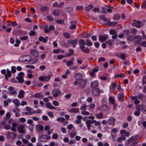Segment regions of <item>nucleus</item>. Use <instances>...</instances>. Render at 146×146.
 I'll use <instances>...</instances> for the list:
<instances>
[{
    "label": "nucleus",
    "mask_w": 146,
    "mask_h": 146,
    "mask_svg": "<svg viewBox=\"0 0 146 146\" xmlns=\"http://www.w3.org/2000/svg\"><path fill=\"white\" fill-rule=\"evenodd\" d=\"M87 107V106L85 104L81 107L80 109L82 110H86Z\"/></svg>",
    "instance_id": "nucleus-49"
},
{
    "label": "nucleus",
    "mask_w": 146,
    "mask_h": 146,
    "mask_svg": "<svg viewBox=\"0 0 146 146\" xmlns=\"http://www.w3.org/2000/svg\"><path fill=\"white\" fill-rule=\"evenodd\" d=\"M61 44L62 46H68V43H65L64 41H62L61 42Z\"/></svg>",
    "instance_id": "nucleus-48"
},
{
    "label": "nucleus",
    "mask_w": 146,
    "mask_h": 146,
    "mask_svg": "<svg viewBox=\"0 0 146 146\" xmlns=\"http://www.w3.org/2000/svg\"><path fill=\"white\" fill-rule=\"evenodd\" d=\"M24 127L23 125H19L17 127V129L19 133H24L25 132L24 130Z\"/></svg>",
    "instance_id": "nucleus-12"
},
{
    "label": "nucleus",
    "mask_w": 146,
    "mask_h": 146,
    "mask_svg": "<svg viewBox=\"0 0 146 146\" xmlns=\"http://www.w3.org/2000/svg\"><path fill=\"white\" fill-rule=\"evenodd\" d=\"M11 127L10 125H6L4 126V128L6 129L9 130L10 129Z\"/></svg>",
    "instance_id": "nucleus-62"
},
{
    "label": "nucleus",
    "mask_w": 146,
    "mask_h": 146,
    "mask_svg": "<svg viewBox=\"0 0 146 146\" xmlns=\"http://www.w3.org/2000/svg\"><path fill=\"white\" fill-rule=\"evenodd\" d=\"M133 21L136 22L137 23L136 24L135 23H133L132 24V26H135L137 28H140L142 26V25L141 24V22L140 21H137L136 20H133Z\"/></svg>",
    "instance_id": "nucleus-8"
},
{
    "label": "nucleus",
    "mask_w": 146,
    "mask_h": 146,
    "mask_svg": "<svg viewBox=\"0 0 146 146\" xmlns=\"http://www.w3.org/2000/svg\"><path fill=\"white\" fill-rule=\"evenodd\" d=\"M68 42L73 44L72 47L74 48L76 46L77 40L75 39V40H73L71 39H69L68 40Z\"/></svg>",
    "instance_id": "nucleus-14"
},
{
    "label": "nucleus",
    "mask_w": 146,
    "mask_h": 146,
    "mask_svg": "<svg viewBox=\"0 0 146 146\" xmlns=\"http://www.w3.org/2000/svg\"><path fill=\"white\" fill-rule=\"evenodd\" d=\"M25 94V92L23 90L20 91L19 94L18 95V97L19 98H22L24 97Z\"/></svg>",
    "instance_id": "nucleus-21"
},
{
    "label": "nucleus",
    "mask_w": 146,
    "mask_h": 146,
    "mask_svg": "<svg viewBox=\"0 0 146 146\" xmlns=\"http://www.w3.org/2000/svg\"><path fill=\"white\" fill-rule=\"evenodd\" d=\"M143 105H141L140 104L136 105V109L137 110L140 111L141 110H143Z\"/></svg>",
    "instance_id": "nucleus-27"
},
{
    "label": "nucleus",
    "mask_w": 146,
    "mask_h": 146,
    "mask_svg": "<svg viewBox=\"0 0 146 146\" xmlns=\"http://www.w3.org/2000/svg\"><path fill=\"white\" fill-rule=\"evenodd\" d=\"M94 7V6L91 5H89L88 6L86 7V11H89L92 8Z\"/></svg>",
    "instance_id": "nucleus-36"
},
{
    "label": "nucleus",
    "mask_w": 146,
    "mask_h": 146,
    "mask_svg": "<svg viewBox=\"0 0 146 146\" xmlns=\"http://www.w3.org/2000/svg\"><path fill=\"white\" fill-rule=\"evenodd\" d=\"M28 38V37L27 36H25L21 37L20 38V39L21 40H23L27 39Z\"/></svg>",
    "instance_id": "nucleus-58"
},
{
    "label": "nucleus",
    "mask_w": 146,
    "mask_h": 146,
    "mask_svg": "<svg viewBox=\"0 0 146 146\" xmlns=\"http://www.w3.org/2000/svg\"><path fill=\"white\" fill-rule=\"evenodd\" d=\"M73 127V125L72 124H70L68 125L67 129H72Z\"/></svg>",
    "instance_id": "nucleus-60"
},
{
    "label": "nucleus",
    "mask_w": 146,
    "mask_h": 146,
    "mask_svg": "<svg viewBox=\"0 0 146 146\" xmlns=\"http://www.w3.org/2000/svg\"><path fill=\"white\" fill-rule=\"evenodd\" d=\"M109 102L113 104H114L115 102V100L112 97H110L109 99Z\"/></svg>",
    "instance_id": "nucleus-40"
},
{
    "label": "nucleus",
    "mask_w": 146,
    "mask_h": 146,
    "mask_svg": "<svg viewBox=\"0 0 146 146\" xmlns=\"http://www.w3.org/2000/svg\"><path fill=\"white\" fill-rule=\"evenodd\" d=\"M81 114L84 115H89L90 113L88 111H82Z\"/></svg>",
    "instance_id": "nucleus-55"
},
{
    "label": "nucleus",
    "mask_w": 146,
    "mask_h": 146,
    "mask_svg": "<svg viewBox=\"0 0 146 146\" xmlns=\"http://www.w3.org/2000/svg\"><path fill=\"white\" fill-rule=\"evenodd\" d=\"M141 7L142 8H146V1L144 2L141 5Z\"/></svg>",
    "instance_id": "nucleus-61"
},
{
    "label": "nucleus",
    "mask_w": 146,
    "mask_h": 146,
    "mask_svg": "<svg viewBox=\"0 0 146 146\" xmlns=\"http://www.w3.org/2000/svg\"><path fill=\"white\" fill-rule=\"evenodd\" d=\"M117 23V22H111L110 20H109L108 22L104 24V25L109 27H114L115 26Z\"/></svg>",
    "instance_id": "nucleus-5"
},
{
    "label": "nucleus",
    "mask_w": 146,
    "mask_h": 146,
    "mask_svg": "<svg viewBox=\"0 0 146 146\" xmlns=\"http://www.w3.org/2000/svg\"><path fill=\"white\" fill-rule=\"evenodd\" d=\"M134 39H139V40H140L142 39L141 35H136L134 36Z\"/></svg>",
    "instance_id": "nucleus-44"
},
{
    "label": "nucleus",
    "mask_w": 146,
    "mask_h": 146,
    "mask_svg": "<svg viewBox=\"0 0 146 146\" xmlns=\"http://www.w3.org/2000/svg\"><path fill=\"white\" fill-rule=\"evenodd\" d=\"M86 84V81L84 80H82L79 82V86L82 88H84Z\"/></svg>",
    "instance_id": "nucleus-9"
},
{
    "label": "nucleus",
    "mask_w": 146,
    "mask_h": 146,
    "mask_svg": "<svg viewBox=\"0 0 146 146\" xmlns=\"http://www.w3.org/2000/svg\"><path fill=\"white\" fill-rule=\"evenodd\" d=\"M29 35L31 36H35V35H36L35 32L33 31H31V32H29Z\"/></svg>",
    "instance_id": "nucleus-45"
},
{
    "label": "nucleus",
    "mask_w": 146,
    "mask_h": 146,
    "mask_svg": "<svg viewBox=\"0 0 146 146\" xmlns=\"http://www.w3.org/2000/svg\"><path fill=\"white\" fill-rule=\"evenodd\" d=\"M131 30L130 29H126L123 31V33L125 35H128L130 34Z\"/></svg>",
    "instance_id": "nucleus-30"
},
{
    "label": "nucleus",
    "mask_w": 146,
    "mask_h": 146,
    "mask_svg": "<svg viewBox=\"0 0 146 146\" xmlns=\"http://www.w3.org/2000/svg\"><path fill=\"white\" fill-rule=\"evenodd\" d=\"M140 45H142V46H145L146 47V41L143 42L141 43Z\"/></svg>",
    "instance_id": "nucleus-64"
},
{
    "label": "nucleus",
    "mask_w": 146,
    "mask_h": 146,
    "mask_svg": "<svg viewBox=\"0 0 146 146\" xmlns=\"http://www.w3.org/2000/svg\"><path fill=\"white\" fill-rule=\"evenodd\" d=\"M11 70L12 73L13 74L15 73L16 71V70L15 69V67L14 66H12L11 67Z\"/></svg>",
    "instance_id": "nucleus-51"
},
{
    "label": "nucleus",
    "mask_w": 146,
    "mask_h": 146,
    "mask_svg": "<svg viewBox=\"0 0 146 146\" xmlns=\"http://www.w3.org/2000/svg\"><path fill=\"white\" fill-rule=\"evenodd\" d=\"M79 43L81 44L84 45H85V41L84 39H80L79 41Z\"/></svg>",
    "instance_id": "nucleus-46"
},
{
    "label": "nucleus",
    "mask_w": 146,
    "mask_h": 146,
    "mask_svg": "<svg viewBox=\"0 0 146 146\" xmlns=\"http://www.w3.org/2000/svg\"><path fill=\"white\" fill-rule=\"evenodd\" d=\"M115 119L112 117H110L108 120L109 124L110 125H113L114 124Z\"/></svg>",
    "instance_id": "nucleus-22"
},
{
    "label": "nucleus",
    "mask_w": 146,
    "mask_h": 146,
    "mask_svg": "<svg viewBox=\"0 0 146 146\" xmlns=\"http://www.w3.org/2000/svg\"><path fill=\"white\" fill-rule=\"evenodd\" d=\"M31 54L33 56L37 57L39 55V53L38 51L36 49H33L31 51Z\"/></svg>",
    "instance_id": "nucleus-16"
},
{
    "label": "nucleus",
    "mask_w": 146,
    "mask_h": 146,
    "mask_svg": "<svg viewBox=\"0 0 146 146\" xmlns=\"http://www.w3.org/2000/svg\"><path fill=\"white\" fill-rule=\"evenodd\" d=\"M64 37L67 38H69L70 37V35L68 33H65L64 34Z\"/></svg>",
    "instance_id": "nucleus-57"
},
{
    "label": "nucleus",
    "mask_w": 146,
    "mask_h": 146,
    "mask_svg": "<svg viewBox=\"0 0 146 146\" xmlns=\"http://www.w3.org/2000/svg\"><path fill=\"white\" fill-rule=\"evenodd\" d=\"M16 78L18 81L20 83H23L24 82V80L23 79V77H16Z\"/></svg>",
    "instance_id": "nucleus-32"
},
{
    "label": "nucleus",
    "mask_w": 146,
    "mask_h": 146,
    "mask_svg": "<svg viewBox=\"0 0 146 146\" xmlns=\"http://www.w3.org/2000/svg\"><path fill=\"white\" fill-rule=\"evenodd\" d=\"M51 137L50 136L45 135H41L38 138V140L39 141L43 142L44 139H50Z\"/></svg>",
    "instance_id": "nucleus-2"
},
{
    "label": "nucleus",
    "mask_w": 146,
    "mask_h": 146,
    "mask_svg": "<svg viewBox=\"0 0 146 146\" xmlns=\"http://www.w3.org/2000/svg\"><path fill=\"white\" fill-rule=\"evenodd\" d=\"M50 75H48L47 76H40L39 78V80L43 81H48L51 78Z\"/></svg>",
    "instance_id": "nucleus-4"
},
{
    "label": "nucleus",
    "mask_w": 146,
    "mask_h": 146,
    "mask_svg": "<svg viewBox=\"0 0 146 146\" xmlns=\"http://www.w3.org/2000/svg\"><path fill=\"white\" fill-rule=\"evenodd\" d=\"M116 55L121 58L124 60H125V54L121 53V52L117 53L116 54Z\"/></svg>",
    "instance_id": "nucleus-19"
},
{
    "label": "nucleus",
    "mask_w": 146,
    "mask_h": 146,
    "mask_svg": "<svg viewBox=\"0 0 146 146\" xmlns=\"http://www.w3.org/2000/svg\"><path fill=\"white\" fill-rule=\"evenodd\" d=\"M11 72H7V74H5V77L7 80H8V78L11 77Z\"/></svg>",
    "instance_id": "nucleus-37"
},
{
    "label": "nucleus",
    "mask_w": 146,
    "mask_h": 146,
    "mask_svg": "<svg viewBox=\"0 0 146 146\" xmlns=\"http://www.w3.org/2000/svg\"><path fill=\"white\" fill-rule=\"evenodd\" d=\"M120 16L118 14L114 15L113 17V20H118L120 18Z\"/></svg>",
    "instance_id": "nucleus-31"
},
{
    "label": "nucleus",
    "mask_w": 146,
    "mask_h": 146,
    "mask_svg": "<svg viewBox=\"0 0 146 146\" xmlns=\"http://www.w3.org/2000/svg\"><path fill=\"white\" fill-rule=\"evenodd\" d=\"M51 104L50 103H46L45 104L46 106V107L50 109L51 108V106H52Z\"/></svg>",
    "instance_id": "nucleus-54"
},
{
    "label": "nucleus",
    "mask_w": 146,
    "mask_h": 146,
    "mask_svg": "<svg viewBox=\"0 0 146 146\" xmlns=\"http://www.w3.org/2000/svg\"><path fill=\"white\" fill-rule=\"evenodd\" d=\"M98 82L97 80L92 82L91 83V84H90V86H91V87L92 88H95L98 87Z\"/></svg>",
    "instance_id": "nucleus-15"
},
{
    "label": "nucleus",
    "mask_w": 146,
    "mask_h": 146,
    "mask_svg": "<svg viewBox=\"0 0 146 146\" xmlns=\"http://www.w3.org/2000/svg\"><path fill=\"white\" fill-rule=\"evenodd\" d=\"M99 18L100 20L104 21V22H108L109 19L107 18L104 15H102L100 16Z\"/></svg>",
    "instance_id": "nucleus-24"
},
{
    "label": "nucleus",
    "mask_w": 146,
    "mask_h": 146,
    "mask_svg": "<svg viewBox=\"0 0 146 146\" xmlns=\"http://www.w3.org/2000/svg\"><path fill=\"white\" fill-rule=\"evenodd\" d=\"M48 38L46 37L45 38L42 36H40L39 38V40L41 42H43L44 43H46L47 41Z\"/></svg>",
    "instance_id": "nucleus-18"
},
{
    "label": "nucleus",
    "mask_w": 146,
    "mask_h": 146,
    "mask_svg": "<svg viewBox=\"0 0 146 146\" xmlns=\"http://www.w3.org/2000/svg\"><path fill=\"white\" fill-rule=\"evenodd\" d=\"M131 30V32H132V33L134 35H136L137 33V30L134 28H132Z\"/></svg>",
    "instance_id": "nucleus-43"
},
{
    "label": "nucleus",
    "mask_w": 146,
    "mask_h": 146,
    "mask_svg": "<svg viewBox=\"0 0 146 146\" xmlns=\"http://www.w3.org/2000/svg\"><path fill=\"white\" fill-rule=\"evenodd\" d=\"M108 38V35H102L99 36V39L101 42H103Z\"/></svg>",
    "instance_id": "nucleus-7"
},
{
    "label": "nucleus",
    "mask_w": 146,
    "mask_h": 146,
    "mask_svg": "<svg viewBox=\"0 0 146 146\" xmlns=\"http://www.w3.org/2000/svg\"><path fill=\"white\" fill-rule=\"evenodd\" d=\"M92 93L94 96H98L100 93V90L99 88H96L92 90Z\"/></svg>",
    "instance_id": "nucleus-10"
},
{
    "label": "nucleus",
    "mask_w": 146,
    "mask_h": 146,
    "mask_svg": "<svg viewBox=\"0 0 146 146\" xmlns=\"http://www.w3.org/2000/svg\"><path fill=\"white\" fill-rule=\"evenodd\" d=\"M95 122H96V120H88L86 121V125H87L88 129V130H90V128L92 126L91 124L94 123Z\"/></svg>",
    "instance_id": "nucleus-3"
},
{
    "label": "nucleus",
    "mask_w": 146,
    "mask_h": 146,
    "mask_svg": "<svg viewBox=\"0 0 146 146\" xmlns=\"http://www.w3.org/2000/svg\"><path fill=\"white\" fill-rule=\"evenodd\" d=\"M24 74L23 72H21L19 73L18 76L16 77H23Z\"/></svg>",
    "instance_id": "nucleus-52"
},
{
    "label": "nucleus",
    "mask_w": 146,
    "mask_h": 146,
    "mask_svg": "<svg viewBox=\"0 0 146 146\" xmlns=\"http://www.w3.org/2000/svg\"><path fill=\"white\" fill-rule=\"evenodd\" d=\"M32 57L30 56L26 55L21 56L20 58V60L21 62H29L31 61Z\"/></svg>",
    "instance_id": "nucleus-1"
},
{
    "label": "nucleus",
    "mask_w": 146,
    "mask_h": 146,
    "mask_svg": "<svg viewBox=\"0 0 146 146\" xmlns=\"http://www.w3.org/2000/svg\"><path fill=\"white\" fill-rule=\"evenodd\" d=\"M56 22L58 24H64V22L61 20H56Z\"/></svg>",
    "instance_id": "nucleus-56"
},
{
    "label": "nucleus",
    "mask_w": 146,
    "mask_h": 146,
    "mask_svg": "<svg viewBox=\"0 0 146 146\" xmlns=\"http://www.w3.org/2000/svg\"><path fill=\"white\" fill-rule=\"evenodd\" d=\"M136 139V137L135 136H132L130 138L127 140V143H130Z\"/></svg>",
    "instance_id": "nucleus-28"
},
{
    "label": "nucleus",
    "mask_w": 146,
    "mask_h": 146,
    "mask_svg": "<svg viewBox=\"0 0 146 146\" xmlns=\"http://www.w3.org/2000/svg\"><path fill=\"white\" fill-rule=\"evenodd\" d=\"M53 96L55 97H56L60 94V91L58 90L54 89L52 91Z\"/></svg>",
    "instance_id": "nucleus-11"
},
{
    "label": "nucleus",
    "mask_w": 146,
    "mask_h": 146,
    "mask_svg": "<svg viewBox=\"0 0 146 146\" xmlns=\"http://www.w3.org/2000/svg\"><path fill=\"white\" fill-rule=\"evenodd\" d=\"M75 79L76 80H80L82 79V76L81 74L80 73H77L74 76Z\"/></svg>",
    "instance_id": "nucleus-13"
},
{
    "label": "nucleus",
    "mask_w": 146,
    "mask_h": 146,
    "mask_svg": "<svg viewBox=\"0 0 146 146\" xmlns=\"http://www.w3.org/2000/svg\"><path fill=\"white\" fill-rule=\"evenodd\" d=\"M7 135L11 139H14L16 137V135L15 133L11 132H7Z\"/></svg>",
    "instance_id": "nucleus-17"
},
{
    "label": "nucleus",
    "mask_w": 146,
    "mask_h": 146,
    "mask_svg": "<svg viewBox=\"0 0 146 146\" xmlns=\"http://www.w3.org/2000/svg\"><path fill=\"white\" fill-rule=\"evenodd\" d=\"M125 76V75L123 73H121L119 74L115 75L114 77L117 78L118 77H123Z\"/></svg>",
    "instance_id": "nucleus-35"
},
{
    "label": "nucleus",
    "mask_w": 146,
    "mask_h": 146,
    "mask_svg": "<svg viewBox=\"0 0 146 146\" xmlns=\"http://www.w3.org/2000/svg\"><path fill=\"white\" fill-rule=\"evenodd\" d=\"M85 44L88 46H91L92 45V43L89 39H86L85 40Z\"/></svg>",
    "instance_id": "nucleus-26"
},
{
    "label": "nucleus",
    "mask_w": 146,
    "mask_h": 146,
    "mask_svg": "<svg viewBox=\"0 0 146 146\" xmlns=\"http://www.w3.org/2000/svg\"><path fill=\"white\" fill-rule=\"evenodd\" d=\"M65 9L66 10V11L68 13H70L73 11V8L71 7H66Z\"/></svg>",
    "instance_id": "nucleus-33"
},
{
    "label": "nucleus",
    "mask_w": 146,
    "mask_h": 146,
    "mask_svg": "<svg viewBox=\"0 0 146 146\" xmlns=\"http://www.w3.org/2000/svg\"><path fill=\"white\" fill-rule=\"evenodd\" d=\"M58 137V135L57 134H54L52 136V138L54 139H56Z\"/></svg>",
    "instance_id": "nucleus-59"
},
{
    "label": "nucleus",
    "mask_w": 146,
    "mask_h": 146,
    "mask_svg": "<svg viewBox=\"0 0 146 146\" xmlns=\"http://www.w3.org/2000/svg\"><path fill=\"white\" fill-rule=\"evenodd\" d=\"M48 9V7L46 6L41 7L40 8V10L42 11L47 10Z\"/></svg>",
    "instance_id": "nucleus-39"
},
{
    "label": "nucleus",
    "mask_w": 146,
    "mask_h": 146,
    "mask_svg": "<svg viewBox=\"0 0 146 146\" xmlns=\"http://www.w3.org/2000/svg\"><path fill=\"white\" fill-rule=\"evenodd\" d=\"M118 97L119 100L120 102L124 100V96L123 94H118Z\"/></svg>",
    "instance_id": "nucleus-25"
},
{
    "label": "nucleus",
    "mask_w": 146,
    "mask_h": 146,
    "mask_svg": "<svg viewBox=\"0 0 146 146\" xmlns=\"http://www.w3.org/2000/svg\"><path fill=\"white\" fill-rule=\"evenodd\" d=\"M64 57H65L64 55H62V54L59 55L57 56L58 59L59 60L62 59V58H64Z\"/></svg>",
    "instance_id": "nucleus-53"
},
{
    "label": "nucleus",
    "mask_w": 146,
    "mask_h": 146,
    "mask_svg": "<svg viewBox=\"0 0 146 146\" xmlns=\"http://www.w3.org/2000/svg\"><path fill=\"white\" fill-rule=\"evenodd\" d=\"M60 13V11L59 9H55L54 10L52 13L55 16H58Z\"/></svg>",
    "instance_id": "nucleus-23"
},
{
    "label": "nucleus",
    "mask_w": 146,
    "mask_h": 146,
    "mask_svg": "<svg viewBox=\"0 0 146 146\" xmlns=\"http://www.w3.org/2000/svg\"><path fill=\"white\" fill-rule=\"evenodd\" d=\"M47 18L48 20L50 21L53 20L54 19L51 16L49 15L47 16Z\"/></svg>",
    "instance_id": "nucleus-63"
},
{
    "label": "nucleus",
    "mask_w": 146,
    "mask_h": 146,
    "mask_svg": "<svg viewBox=\"0 0 146 146\" xmlns=\"http://www.w3.org/2000/svg\"><path fill=\"white\" fill-rule=\"evenodd\" d=\"M96 117L99 119L103 118V115L102 114V113L97 114L96 115Z\"/></svg>",
    "instance_id": "nucleus-42"
},
{
    "label": "nucleus",
    "mask_w": 146,
    "mask_h": 146,
    "mask_svg": "<svg viewBox=\"0 0 146 146\" xmlns=\"http://www.w3.org/2000/svg\"><path fill=\"white\" fill-rule=\"evenodd\" d=\"M69 111L71 113H78L79 112V110L77 108H73L70 109Z\"/></svg>",
    "instance_id": "nucleus-29"
},
{
    "label": "nucleus",
    "mask_w": 146,
    "mask_h": 146,
    "mask_svg": "<svg viewBox=\"0 0 146 146\" xmlns=\"http://www.w3.org/2000/svg\"><path fill=\"white\" fill-rule=\"evenodd\" d=\"M55 29L54 27L52 25H50L49 27V30L50 31H51L54 30Z\"/></svg>",
    "instance_id": "nucleus-50"
},
{
    "label": "nucleus",
    "mask_w": 146,
    "mask_h": 146,
    "mask_svg": "<svg viewBox=\"0 0 146 146\" xmlns=\"http://www.w3.org/2000/svg\"><path fill=\"white\" fill-rule=\"evenodd\" d=\"M134 36L130 35H128L127 36V39L128 40L130 41H132L134 40Z\"/></svg>",
    "instance_id": "nucleus-34"
},
{
    "label": "nucleus",
    "mask_w": 146,
    "mask_h": 146,
    "mask_svg": "<svg viewBox=\"0 0 146 146\" xmlns=\"http://www.w3.org/2000/svg\"><path fill=\"white\" fill-rule=\"evenodd\" d=\"M12 102L13 103L15 104L16 108H17V107L20 106V104L19 100L16 99H14L13 100Z\"/></svg>",
    "instance_id": "nucleus-20"
},
{
    "label": "nucleus",
    "mask_w": 146,
    "mask_h": 146,
    "mask_svg": "<svg viewBox=\"0 0 146 146\" xmlns=\"http://www.w3.org/2000/svg\"><path fill=\"white\" fill-rule=\"evenodd\" d=\"M57 121L59 122L60 121L62 123L64 122L65 119L64 117H59L58 118H57Z\"/></svg>",
    "instance_id": "nucleus-38"
},
{
    "label": "nucleus",
    "mask_w": 146,
    "mask_h": 146,
    "mask_svg": "<svg viewBox=\"0 0 146 146\" xmlns=\"http://www.w3.org/2000/svg\"><path fill=\"white\" fill-rule=\"evenodd\" d=\"M34 97L35 98H39L40 97H42V95L40 93H38L34 95Z\"/></svg>",
    "instance_id": "nucleus-41"
},
{
    "label": "nucleus",
    "mask_w": 146,
    "mask_h": 146,
    "mask_svg": "<svg viewBox=\"0 0 146 146\" xmlns=\"http://www.w3.org/2000/svg\"><path fill=\"white\" fill-rule=\"evenodd\" d=\"M80 48L82 52L84 53L88 54L90 52V50L88 47H85L84 46H80Z\"/></svg>",
    "instance_id": "nucleus-6"
},
{
    "label": "nucleus",
    "mask_w": 146,
    "mask_h": 146,
    "mask_svg": "<svg viewBox=\"0 0 146 146\" xmlns=\"http://www.w3.org/2000/svg\"><path fill=\"white\" fill-rule=\"evenodd\" d=\"M73 62L72 60H69L66 63V65L69 66L73 64Z\"/></svg>",
    "instance_id": "nucleus-47"
}]
</instances>
